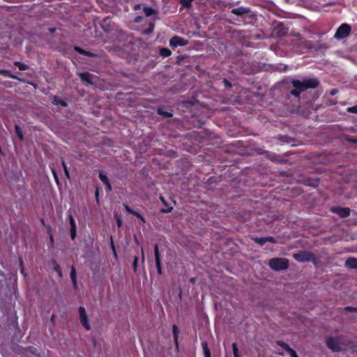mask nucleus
I'll list each match as a JSON object with an SVG mask.
<instances>
[{
  "label": "nucleus",
  "instance_id": "1",
  "mask_svg": "<svg viewBox=\"0 0 357 357\" xmlns=\"http://www.w3.org/2000/svg\"><path fill=\"white\" fill-rule=\"evenodd\" d=\"M294 89L289 91L290 95L295 98H300L301 93L307 89H313L318 87L319 82L317 78L304 77L301 81L299 79H292L289 82Z\"/></svg>",
  "mask_w": 357,
  "mask_h": 357
},
{
  "label": "nucleus",
  "instance_id": "2",
  "mask_svg": "<svg viewBox=\"0 0 357 357\" xmlns=\"http://www.w3.org/2000/svg\"><path fill=\"white\" fill-rule=\"evenodd\" d=\"M268 266L275 271H280L287 269L289 262L287 258L275 257L269 260Z\"/></svg>",
  "mask_w": 357,
  "mask_h": 357
},
{
  "label": "nucleus",
  "instance_id": "3",
  "mask_svg": "<svg viewBox=\"0 0 357 357\" xmlns=\"http://www.w3.org/2000/svg\"><path fill=\"white\" fill-rule=\"evenodd\" d=\"M342 336L328 337L326 340L327 347L334 352H339L342 350L341 347Z\"/></svg>",
  "mask_w": 357,
  "mask_h": 357
},
{
  "label": "nucleus",
  "instance_id": "4",
  "mask_svg": "<svg viewBox=\"0 0 357 357\" xmlns=\"http://www.w3.org/2000/svg\"><path fill=\"white\" fill-rule=\"evenodd\" d=\"M293 257L299 262H314L316 261L315 255L313 253L305 250L294 253Z\"/></svg>",
  "mask_w": 357,
  "mask_h": 357
},
{
  "label": "nucleus",
  "instance_id": "5",
  "mask_svg": "<svg viewBox=\"0 0 357 357\" xmlns=\"http://www.w3.org/2000/svg\"><path fill=\"white\" fill-rule=\"evenodd\" d=\"M351 26L346 23L342 24L337 29L334 37L336 39H344L349 36L351 33Z\"/></svg>",
  "mask_w": 357,
  "mask_h": 357
},
{
  "label": "nucleus",
  "instance_id": "6",
  "mask_svg": "<svg viewBox=\"0 0 357 357\" xmlns=\"http://www.w3.org/2000/svg\"><path fill=\"white\" fill-rule=\"evenodd\" d=\"M188 135L195 143L205 144L207 142V137L206 136L205 132H197L193 130L188 132Z\"/></svg>",
  "mask_w": 357,
  "mask_h": 357
},
{
  "label": "nucleus",
  "instance_id": "7",
  "mask_svg": "<svg viewBox=\"0 0 357 357\" xmlns=\"http://www.w3.org/2000/svg\"><path fill=\"white\" fill-rule=\"evenodd\" d=\"M78 314H79V321L83 326V327L87 330L89 331L91 329V326L89 322L88 316L86 312V310L84 307L80 306L78 308Z\"/></svg>",
  "mask_w": 357,
  "mask_h": 357
},
{
  "label": "nucleus",
  "instance_id": "8",
  "mask_svg": "<svg viewBox=\"0 0 357 357\" xmlns=\"http://www.w3.org/2000/svg\"><path fill=\"white\" fill-rule=\"evenodd\" d=\"M330 211L339 215L341 218H345L350 215L351 209L349 207L332 206Z\"/></svg>",
  "mask_w": 357,
  "mask_h": 357
},
{
  "label": "nucleus",
  "instance_id": "9",
  "mask_svg": "<svg viewBox=\"0 0 357 357\" xmlns=\"http://www.w3.org/2000/svg\"><path fill=\"white\" fill-rule=\"evenodd\" d=\"M252 10L249 7L240 6L236 8H233L231 10V13L237 15L241 17H243L245 15L253 16V14H250Z\"/></svg>",
  "mask_w": 357,
  "mask_h": 357
},
{
  "label": "nucleus",
  "instance_id": "10",
  "mask_svg": "<svg viewBox=\"0 0 357 357\" xmlns=\"http://www.w3.org/2000/svg\"><path fill=\"white\" fill-rule=\"evenodd\" d=\"M276 344L284 349L291 357H298L296 352L286 342L282 340H277Z\"/></svg>",
  "mask_w": 357,
  "mask_h": 357
},
{
  "label": "nucleus",
  "instance_id": "11",
  "mask_svg": "<svg viewBox=\"0 0 357 357\" xmlns=\"http://www.w3.org/2000/svg\"><path fill=\"white\" fill-rule=\"evenodd\" d=\"M289 28L286 27L283 22H280L274 29V31L277 36L282 37L288 33Z\"/></svg>",
  "mask_w": 357,
  "mask_h": 357
},
{
  "label": "nucleus",
  "instance_id": "12",
  "mask_svg": "<svg viewBox=\"0 0 357 357\" xmlns=\"http://www.w3.org/2000/svg\"><path fill=\"white\" fill-rule=\"evenodd\" d=\"M303 183L306 186H310V187L315 188L319 186V178H305L303 180Z\"/></svg>",
  "mask_w": 357,
  "mask_h": 357
},
{
  "label": "nucleus",
  "instance_id": "13",
  "mask_svg": "<svg viewBox=\"0 0 357 357\" xmlns=\"http://www.w3.org/2000/svg\"><path fill=\"white\" fill-rule=\"evenodd\" d=\"M345 267L350 269H357V259L349 257L345 261Z\"/></svg>",
  "mask_w": 357,
  "mask_h": 357
},
{
  "label": "nucleus",
  "instance_id": "14",
  "mask_svg": "<svg viewBox=\"0 0 357 357\" xmlns=\"http://www.w3.org/2000/svg\"><path fill=\"white\" fill-rule=\"evenodd\" d=\"M154 255H155V261L157 266L158 273L159 274H161V266H160V257H159V248L158 245H155L154 248Z\"/></svg>",
  "mask_w": 357,
  "mask_h": 357
},
{
  "label": "nucleus",
  "instance_id": "15",
  "mask_svg": "<svg viewBox=\"0 0 357 357\" xmlns=\"http://www.w3.org/2000/svg\"><path fill=\"white\" fill-rule=\"evenodd\" d=\"M99 178L101 180V181L105 183L107 186V191H111L112 190V186H111V184L109 181V179L107 178V176L102 174V173H100L99 174Z\"/></svg>",
  "mask_w": 357,
  "mask_h": 357
},
{
  "label": "nucleus",
  "instance_id": "16",
  "mask_svg": "<svg viewBox=\"0 0 357 357\" xmlns=\"http://www.w3.org/2000/svg\"><path fill=\"white\" fill-rule=\"evenodd\" d=\"M202 347L204 357H211V350L208 348V343L206 341L202 342Z\"/></svg>",
  "mask_w": 357,
  "mask_h": 357
},
{
  "label": "nucleus",
  "instance_id": "17",
  "mask_svg": "<svg viewBox=\"0 0 357 357\" xmlns=\"http://www.w3.org/2000/svg\"><path fill=\"white\" fill-rule=\"evenodd\" d=\"M79 77L82 80L86 81L89 83H93V76L89 73H80Z\"/></svg>",
  "mask_w": 357,
  "mask_h": 357
},
{
  "label": "nucleus",
  "instance_id": "18",
  "mask_svg": "<svg viewBox=\"0 0 357 357\" xmlns=\"http://www.w3.org/2000/svg\"><path fill=\"white\" fill-rule=\"evenodd\" d=\"M70 278L73 283L74 287H77V278H76V271L74 266L71 267L70 271Z\"/></svg>",
  "mask_w": 357,
  "mask_h": 357
},
{
  "label": "nucleus",
  "instance_id": "19",
  "mask_svg": "<svg viewBox=\"0 0 357 357\" xmlns=\"http://www.w3.org/2000/svg\"><path fill=\"white\" fill-rule=\"evenodd\" d=\"M252 240L255 243H257L261 246L264 245L266 243L265 237H253V238H252Z\"/></svg>",
  "mask_w": 357,
  "mask_h": 357
},
{
  "label": "nucleus",
  "instance_id": "20",
  "mask_svg": "<svg viewBox=\"0 0 357 357\" xmlns=\"http://www.w3.org/2000/svg\"><path fill=\"white\" fill-rule=\"evenodd\" d=\"M195 0H180V5L181 6L182 8H189L191 7L192 3Z\"/></svg>",
  "mask_w": 357,
  "mask_h": 357
},
{
  "label": "nucleus",
  "instance_id": "21",
  "mask_svg": "<svg viewBox=\"0 0 357 357\" xmlns=\"http://www.w3.org/2000/svg\"><path fill=\"white\" fill-rule=\"evenodd\" d=\"M160 54L163 58H165L171 54V51L167 48H162L160 51Z\"/></svg>",
  "mask_w": 357,
  "mask_h": 357
},
{
  "label": "nucleus",
  "instance_id": "22",
  "mask_svg": "<svg viewBox=\"0 0 357 357\" xmlns=\"http://www.w3.org/2000/svg\"><path fill=\"white\" fill-rule=\"evenodd\" d=\"M173 333H174L176 347L178 348V334H177V326H176V325H174V326H173Z\"/></svg>",
  "mask_w": 357,
  "mask_h": 357
},
{
  "label": "nucleus",
  "instance_id": "23",
  "mask_svg": "<svg viewBox=\"0 0 357 357\" xmlns=\"http://www.w3.org/2000/svg\"><path fill=\"white\" fill-rule=\"evenodd\" d=\"M192 118L193 119L192 121L194 123V126H202V125L204 124V121H202L201 119H197V117L195 116V114H193Z\"/></svg>",
  "mask_w": 357,
  "mask_h": 357
},
{
  "label": "nucleus",
  "instance_id": "24",
  "mask_svg": "<svg viewBox=\"0 0 357 357\" xmlns=\"http://www.w3.org/2000/svg\"><path fill=\"white\" fill-rule=\"evenodd\" d=\"M232 351H233L234 357H241L239 352H238L237 344L236 342L232 343Z\"/></svg>",
  "mask_w": 357,
  "mask_h": 357
},
{
  "label": "nucleus",
  "instance_id": "25",
  "mask_svg": "<svg viewBox=\"0 0 357 357\" xmlns=\"http://www.w3.org/2000/svg\"><path fill=\"white\" fill-rule=\"evenodd\" d=\"M15 66H16L20 70H25L28 68L27 65L16 61L15 62Z\"/></svg>",
  "mask_w": 357,
  "mask_h": 357
},
{
  "label": "nucleus",
  "instance_id": "26",
  "mask_svg": "<svg viewBox=\"0 0 357 357\" xmlns=\"http://www.w3.org/2000/svg\"><path fill=\"white\" fill-rule=\"evenodd\" d=\"M144 13L146 16H151L154 13V10L149 7L144 8Z\"/></svg>",
  "mask_w": 357,
  "mask_h": 357
},
{
  "label": "nucleus",
  "instance_id": "27",
  "mask_svg": "<svg viewBox=\"0 0 357 357\" xmlns=\"http://www.w3.org/2000/svg\"><path fill=\"white\" fill-rule=\"evenodd\" d=\"M15 132H16V134L18 136V137L21 140H23V139H24L23 134H22V130L19 126H15Z\"/></svg>",
  "mask_w": 357,
  "mask_h": 357
},
{
  "label": "nucleus",
  "instance_id": "28",
  "mask_svg": "<svg viewBox=\"0 0 357 357\" xmlns=\"http://www.w3.org/2000/svg\"><path fill=\"white\" fill-rule=\"evenodd\" d=\"M0 73H1L2 75H3L6 77H11L13 79L16 78V77L11 75L8 70H0Z\"/></svg>",
  "mask_w": 357,
  "mask_h": 357
},
{
  "label": "nucleus",
  "instance_id": "29",
  "mask_svg": "<svg viewBox=\"0 0 357 357\" xmlns=\"http://www.w3.org/2000/svg\"><path fill=\"white\" fill-rule=\"evenodd\" d=\"M170 45L176 47L178 45V38L174 37L170 40Z\"/></svg>",
  "mask_w": 357,
  "mask_h": 357
},
{
  "label": "nucleus",
  "instance_id": "30",
  "mask_svg": "<svg viewBox=\"0 0 357 357\" xmlns=\"http://www.w3.org/2000/svg\"><path fill=\"white\" fill-rule=\"evenodd\" d=\"M52 268L55 271H57L59 268H61L59 264L55 260H52Z\"/></svg>",
  "mask_w": 357,
  "mask_h": 357
},
{
  "label": "nucleus",
  "instance_id": "31",
  "mask_svg": "<svg viewBox=\"0 0 357 357\" xmlns=\"http://www.w3.org/2000/svg\"><path fill=\"white\" fill-rule=\"evenodd\" d=\"M347 112H349L350 113L357 114V105H354V106H352V107H348L347 108Z\"/></svg>",
  "mask_w": 357,
  "mask_h": 357
},
{
  "label": "nucleus",
  "instance_id": "32",
  "mask_svg": "<svg viewBox=\"0 0 357 357\" xmlns=\"http://www.w3.org/2000/svg\"><path fill=\"white\" fill-rule=\"evenodd\" d=\"M62 165H63V170H64V172H65V174L66 176L70 178V174H69V172H68V167L66 165V163L64 162H62Z\"/></svg>",
  "mask_w": 357,
  "mask_h": 357
},
{
  "label": "nucleus",
  "instance_id": "33",
  "mask_svg": "<svg viewBox=\"0 0 357 357\" xmlns=\"http://www.w3.org/2000/svg\"><path fill=\"white\" fill-rule=\"evenodd\" d=\"M115 219H116V225L119 227H120L122 225V222H121V218L119 217V215L116 213L115 215Z\"/></svg>",
  "mask_w": 357,
  "mask_h": 357
},
{
  "label": "nucleus",
  "instance_id": "34",
  "mask_svg": "<svg viewBox=\"0 0 357 357\" xmlns=\"http://www.w3.org/2000/svg\"><path fill=\"white\" fill-rule=\"evenodd\" d=\"M266 242H269V243H276L277 241L275 240V238L273 236H266Z\"/></svg>",
  "mask_w": 357,
  "mask_h": 357
},
{
  "label": "nucleus",
  "instance_id": "35",
  "mask_svg": "<svg viewBox=\"0 0 357 357\" xmlns=\"http://www.w3.org/2000/svg\"><path fill=\"white\" fill-rule=\"evenodd\" d=\"M349 347L353 354H357V344H354L351 342V345Z\"/></svg>",
  "mask_w": 357,
  "mask_h": 357
},
{
  "label": "nucleus",
  "instance_id": "36",
  "mask_svg": "<svg viewBox=\"0 0 357 357\" xmlns=\"http://www.w3.org/2000/svg\"><path fill=\"white\" fill-rule=\"evenodd\" d=\"M345 310L348 311V312H357V307H351V306H347V307H345Z\"/></svg>",
  "mask_w": 357,
  "mask_h": 357
},
{
  "label": "nucleus",
  "instance_id": "37",
  "mask_svg": "<svg viewBox=\"0 0 357 357\" xmlns=\"http://www.w3.org/2000/svg\"><path fill=\"white\" fill-rule=\"evenodd\" d=\"M70 223L71 228L76 229L75 221L71 215L70 216Z\"/></svg>",
  "mask_w": 357,
  "mask_h": 357
},
{
  "label": "nucleus",
  "instance_id": "38",
  "mask_svg": "<svg viewBox=\"0 0 357 357\" xmlns=\"http://www.w3.org/2000/svg\"><path fill=\"white\" fill-rule=\"evenodd\" d=\"M132 214H133L135 216H137V218H139L143 222H145V219L138 212L134 211V213H132Z\"/></svg>",
  "mask_w": 357,
  "mask_h": 357
},
{
  "label": "nucleus",
  "instance_id": "39",
  "mask_svg": "<svg viewBox=\"0 0 357 357\" xmlns=\"http://www.w3.org/2000/svg\"><path fill=\"white\" fill-rule=\"evenodd\" d=\"M222 82H223V84H224L225 86H226V87H231V83H230V82H229L228 79H227L226 78H224V79H223Z\"/></svg>",
  "mask_w": 357,
  "mask_h": 357
},
{
  "label": "nucleus",
  "instance_id": "40",
  "mask_svg": "<svg viewBox=\"0 0 357 357\" xmlns=\"http://www.w3.org/2000/svg\"><path fill=\"white\" fill-rule=\"evenodd\" d=\"M54 103L56 105L61 104L63 107L66 106V104L64 102V101H63V100L58 101L56 98L54 99Z\"/></svg>",
  "mask_w": 357,
  "mask_h": 357
},
{
  "label": "nucleus",
  "instance_id": "41",
  "mask_svg": "<svg viewBox=\"0 0 357 357\" xmlns=\"http://www.w3.org/2000/svg\"><path fill=\"white\" fill-rule=\"evenodd\" d=\"M347 140L349 142H351V143H354V144H357V138H354L352 137H348L347 138Z\"/></svg>",
  "mask_w": 357,
  "mask_h": 357
},
{
  "label": "nucleus",
  "instance_id": "42",
  "mask_svg": "<svg viewBox=\"0 0 357 357\" xmlns=\"http://www.w3.org/2000/svg\"><path fill=\"white\" fill-rule=\"evenodd\" d=\"M70 234L72 238L74 239L76 235V229L70 228Z\"/></svg>",
  "mask_w": 357,
  "mask_h": 357
},
{
  "label": "nucleus",
  "instance_id": "43",
  "mask_svg": "<svg viewBox=\"0 0 357 357\" xmlns=\"http://www.w3.org/2000/svg\"><path fill=\"white\" fill-rule=\"evenodd\" d=\"M124 207H125L126 210L128 213H134V211H133L132 208H130L128 205L125 204V205H124Z\"/></svg>",
  "mask_w": 357,
  "mask_h": 357
},
{
  "label": "nucleus",
  "instance_id": "44",
  "mask_svg": "<svg viewBox=\"0 0 357 357\" xmlns=\"http://www.w3.org/2000/svg\"><path fill=\"white\" fill-rule=\"evenodd\" d=\"M186 44H187V43H186L185 40L180 37V47L184 46Z\"/></svg>",
  "mask_w": 357,
  "mask_h": 357
},
{
  "label": "nucleus",
  "instance_id": "45",
  "mask_svg": "<svg viewBox=\"0 0 357 357\" xmlns=\"http://www.w3.org/2000/svg\"><path fill=\"white\" fill-rule=\"evenodd\" d=\"M52 174H53L54 177L55 178V181L58 183L59 182V178H58L57 174L56 173V171L54 169H52Z\"/></svg>",
  "mask_w": 357,
  "mask_h": 357
},
{
  "label": "nucleus",
  "instance_id": "46",
  "mask_svg": "<svg viewBox=\"0 0 357 357\" xmlns=\"http://www.w3.org/2000/svg\"><path fill=\"white\" fill-rule=\"evenodd\" d=\"M137 261H138V259L137 257H135V259H134V262H133V268H134V271L136 270V268H137Z\"/></svg>",
  "mask_w": 357,
  "mask_h": 357
},
{
  "label": "nucleus",
  "instance_id": "47",
  "mask_svg": "<svg viewBox=\"0 0 357 357\" xmlns=\"http://www.w3.org/2000/svg\"><path fill=\"white\" fill-rule=\"evenodd\" d=\"M75 50L77 51L78 52L81 53V54H86V52L84 50H82L79 47H75Z\"/></svg>",
  "mask_w": 357,
  "mask_h": 357
},
{
  "label": "nucleus",
  "instance_id": "48",
  "mask_svg": "<svg viewBox=\"0 0 357 357\" xmlns=\"http://www.w3.org/2000/svg\"><path fill=\"white\" fill-rule=\"evenodd\" d=\"M172 208V207L171 206V207H169L167 208H162L161 211L163 213H167V212H169Z\"/></svg>",
  "mask_w": 357,
  "mask_h": 357
},
{
  "label": "nucleus",
  "instance_id": "49",
  "mask_svg": "<svg viewBox=\"0 0 357 357\" xmlns=\"http://www.w3.org/2000/svg\"><path fill=\"white\" fill-rule=\"evenodd\" d=\"M56 272L58 273V275H59V278H61L63 277V273H62L61 268H59V269L57 271H56Z\"/></svg>",
  "mask_w": 357,
  "mask_h": 357
},
{
  "label": "nucleus",
  "instance_id": "50",
  "mask_svg": "<svg viewBox=\"0 0 357 357\" xmlns=\"http://www.w3.org/2000/svg\"><path fill=\"white\" fill-rule=\"evenodd\" d=\"M96 202L98 204H99V199H98V190H97L96 192Z\"/></svg>",
  "mask_w": 357,
  "mask_h": 357
},
{
  "label": "nucleus",
  "instance_id": "51",
  "mask_svg": "<svg viewBox=\"0 0 357 357\" xmlns=\"http://www.w3.org/2000/svg\"><path fill=\"white\" fill-rule=\"evenodd\" d=\"M337 91V89H333L331 91V94L332 96H334L335 94H336Z\"/></svg>",
  "mask_w": 357,
  "mask_h": 357
},
{
  "label": "nucleus",
  "instance_id": "52",
  "mask_svg": "<svg viewBox=\"0 0 357 357\" xmlns=\"http://www.w3.org/2000/svg\"><path fill=\"white\" fill-rule=\"evenodd\" d=\"M153 29V25L151 24L150 25V29L149 31H146L145 32L146 33H149V31H151Z\"/></svg>",
  "mask_w": 357,
  "mask_h": 357
},
{
  "label": "nucleus",
  "instance_id": "53",
  "mask_svg": "<svg viewBox=\"0 0 357 357\" xmlns=\"http://www.w3.org/2000/svg\"><path fill=\"white\" fill-rule=\"evenodd\" d=\"M160 199H161V201H162L164 204H165V200H164L163 197H160Z\"/></svg>",
  "mask_w": 357,
  "mask_h": 357
},
{
  "label": "nucleus",
  "instance_id": "54",
  "mask_svg": "<svg viewBox=\"0 0 357 357\" xmlns=\"http://www.w3.org/2000/svg\"><path fill=\"white\" fill-rule=\"evenodd\" d=\"M188 104H190V105H191V107H195V105H194V104H193V103H192V102H188Z\"/></svg>",
  "mask_w": 357,
  "mask_h": 357
},
{
  "label": "nucleus",
  "instance_id": "55",
  "mask_svg": "<svg viewBox=\"0 0 357 357\" xmlns=\"http://www.w3.org/2000/svg\"><path fill=\"white\" fill-rule=\"evenodd\" d=\"M142 260L144 259V252H143V250L142 249Z\"/></svg>",
  "mask_w": 357,
  "mask_h": 357
},
{
  "label": "nucleus",
  "instance_id": "56",
  "mask_svg": "<svg viewBox=\"0 0 357 357\" xmlns=\"http://www.w3.org/2000/svg\"><path fill=\"white\" fill-rule=\"evenodd\" d=\"M183 59V56H180V58H179L180 61H181Z\"/></svg>",
  "mask_w": 357,
  "mask_h": 357
},
{
  "label": "nucleus",
  "instance_id": "57",
  "mask_svg": "<svg viewBox=\"0 0 357 357\" xmlns=\"http://www.w3.org/2000/svg\"><path fill=\"white\" fill-rule=\"evenodd\" d=\"M181 297H182V296H181V290L180 289V296H179L180 300L181 299Z\"/></svg>",
  "mask_w": 357,
  "mask_h": 357
},
{
  "label": "nucleus",
  "instance_id": "58",
  "mask_svg": "<svg viewBox=\"0 0 357 357\" xmlns=\"http://www.w3.org/2000/svg\"><path fill=\"white\" fill-rule=\"evenodd\" d=\"M158 113H160V114H162L161 109H158Z\"/></svg>",
  "mask_w": 357,
  "mask_h": 357
},
{
  "label": "nucleus",
  "instance_id": "59",
  "mask_svg": "<svg viewBox=\"0 0 357 357\" xmlns=\"http://www.w3.org/2000/svg\"><path fill=\"white\" fill-rule=\"evenodd\" d=\"M112 247L113 249H114V245L112 242Z\"/></svg>",
  "mask_w": 357,
  "mask_h": 357
},
{
  "label": "nucleus",
  "instance_id": "60",
  "mask_svg": "<svg viewBox=\"0 0 357 357\" xmlns=\"http://www.w3.org/2000/svg\"><path fill=\"white\" fill-rule=\"evenodd\" d=\"M21 273H22V274H24V270H23V269H22V270H21Z\"/></svg>",
  "mask_w": 357,
  "mask_h": 357
},
{
  "label": "nucleus",
  "instance_id": "61",
  "mask_svg": "<svg viewBox=\"0 0 357 357\" xmlns=\"http://www.w3.org/2000/svg\"><path fill=\"white\" fill-rule=\"evenodd\" d=\"M190 280H191V282H194V280H195V279H194V278H192Z\"/></svg>",
  "mask_w": 357,
  "mask_h": 357
}]
</instances>
